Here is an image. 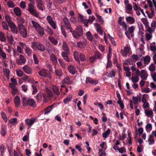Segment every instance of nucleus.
<instances>
[{
  "label": "nucleus",
  "mask_w": 156,
  "mask_h": 156,
  "mask_svg": "<svg viewBox=\"0 0 156 156\" xmlns=\"http://www.w3.org/2000/svg\"><path fill=\"white\" fill-rule=\"evenodd\" d=\"M150 57L148 55L146 56L144 58V61L145 63L146 62L149 63L150 62Z\"/></svg>",
  "instance_id": "obj_51"
},
{
  "label": "nucleus",
  "mask_w": 156,
  "mask_h": 156,
  "mask_svg": "<svg viewBox=\"0 0 156 156\" xmlns=\"http://www.w3.org/2000/svg\"><path fill=\"white\" fill-rule=\"evenodd\" d=\"M50 58L53 64L55 66L57 63V58L54 54L51 53L50 55Z\"/></svg>",
  "instance_id": "obj_16"
},
{
  "label": "nucleus",
  "mask_w": 156,
  "mask_h": 156,
  "mask_svg": "<svg viewBox=\"0 0 156 156\" xmlns=\"http://www.w3.org/2000/svg\"><path fill=\"white\" fill-rule=\"evenodd\" d=\"M149 70L151 72H153L155 70V66L153 64H151L149 67Z\"/></svg>",
  "instance_id": "obj_52"
},
{
  "label": "nucleus",
  "mask_w": 156,
  "mask_h": 156,
  "mask_svg": "<svg viewBox=\"0 0 156 156\" xmlns=\"http://www.w3.org/2000/svg\"><path fill=\"white\" fill-rule=\"evenodd\" d=\"M55 73L56 75L59 77H60L63 75L62 71L60 69H56L55 71Z\"/></svg>",
  "instance_id": "obj_27"
},
{
  "label": "nucleus",
  "mask_w": 156,
  "mask_h": 156,
  "mask_svg": "<svg viewBox=\"0 0 156 156\" xmlns=\"http://www.w3.org/2000/svg\"><path fill=\"white\" fill-rule=\"evenodd\" d=\"M37 31L40 35H43L44 34V32L43 28L40 26L36 29Z\"/></svg>",
  "instance_id": "obj_39"
},
{
  "label": "nucleus",
  "mask_w": 156,
  "mask_h": 156,
  "mask_svg": "<svg viewBox=\"0 0 156 156\" xmlns=\"http://www.w3.org/2000/svg\"><path fill=\"white\" fill-rule=\"evenodd\" d=\"M32 89H33L32 94H34L37 92V87L34 85H33L32 86Z\"/></svg>",
  "instance_id": "obj_63"
},
{
  "label": "nucleus",
  "mask_w": 156,
  "mask_h": 156,
  "mask_svg": "<svg viewBox=\"0 0 156 156\" xmlns=\"http://www.w3.org/2000/svg\"><path fill=\"white\" fill-rule=\"evenodd\" d=\"M149 34L146 33L145 35V37L147 41H149L151 39L152 37V34L153 33H149Z\"/></svg>",
  "instance_id": "obj_44"
},
{
  "label": "nucleus",
  "mask_w": 156,
  "mask_h": 156,
  "mask_svg": "<svg viewBox=\"0 0 156 156\" xmlns=\"http://www.w3.org/2000/svg\"><path fill=\"white\" fill-rule=\"evenodd\" d=\"M135 30V27L133 26H131L128 28V31H127L130 34H132L133 33Z\"/></svg>",
  "instance_id": "obj_47"
},
{
  "label": "nucleus",
  "mask_w": 156,
  "mask_h": 156,
  "mask_svg": "<svg viewBox=\"0 0 156 156\" xmlns=\"http://www.w3.org/2000/svg\"><path fill=\"white\" fill-rule=\"evenodd\" d=\"M16 74L18 77H21L23 74V72L21 70H16Z\"/></svg>",
  "instance_id": "obj_62"
},
{
  "label": "nucleus",
  "mask_w": 156,
  "mask_h": 156,
  "mask_svg": "<svg viewBox=\"0 0 156 156\" xmlns=\"http://www.w3.org/2000/svg\"><path fill=\"white\" fill-rule=\"evenodd\" d=\"M14 103L16 107H18L20 103V97L18 96H16L14 99Z\"/></svg>",
  "instance_id": "obj_25"
},
{
  "label": "nucleus",
  "mask_w": 156,
  "mask_h": 156,
  "mask_svg": "<svg viewBox=\"0 0 156 156\" xmlns=\"http://www.w3.org/2000/svg\"><path fill=\"white\" fill-rule=\"evenodd\" d=\"M49 24L54 29H56L57 26L56 23L53 21L52 18L50 16H48L46 18Z\"/></svg>",
  "instance_id": "obj_6"
},
{
  "label": "nucleus",
  "mask_w": 156,
  "mask_h": 156,
  "mask_svg": "<svg viewBox=\"0 0 156 156\" xmlns=\"http://www.w3.org/2000/svg\"><path fill=\"white\" fill-rule=\"evenodd\" d=\"M61 29L62 33L64 36L65 38H66V34L65 32V29L63 28V25H61Z\"/></svg>",
  "instance_id": "obj_54"
},
{
  "label": "nucleus",
  "mask_w": 156,
  "mask_h": 156,
  "mask_svg": "<svg viewBox=\"0 0 156 156\" xmlns=\"http://www.w3.org/2000/svg\"><path fill=\"white\" fill-rule=\"evenodd\" d=\"M6 40L5 34L4 33L0 31V41L1 42H4Z\"/></svg>",
  "instance_id": "obj_29"
},
{
  "label": "nucleus",
  "mask_w": 156,
  "mask_h": 156,
  "mask_svg": "<svg viewBox=\"0 0 156 156\" xmlns=\"http://www.w3.org/2000/svg\"><path fill=\"white\" fill-rule=\"evenodd\" d=\"M38 74L40 76L44 77L48 76V70L45 68H43L38 72Z\"/></svg>",
  "instance_id": "obj_14"
},
{
  "label": "nucleus",
  "mask_w": 156,
  "mask_h": 156,
  "mask_svg": "<svg viewBox=\"0 0 156 156\" xmlns=\"http://www.w3.org/2000/svg\"><path fill=\"white\" fill-rule=\"evenodd\" d=\"M125 5V11L126 12L129 14H132L133 12V7L131 4L129 3L128 0H125L124 1Z\"/></svg>",
  "instance_id": "obj_2"
},
{
  "label": "nucleus",
  "mask_w": 156,
  "mask_h": 156,
  "mask_svg": "<svg viewBox=\"0 0 156 156\" xmlns=\"http://www.w3.org/2000/svg\"><path fill=\"white\" fill-rule=\"evenodd\" d=\"M13 11L16 15L18 17L20 16L21 15V10L18 7H15L13 9Z\"/></svg>",
  "instance_id": "obj_22"
},
{
  "label": "nucleus",
  "mask_w": 156,
  "mask_h": 156,
  "mask_svg": "<svg viewBox=\"0 0 156 156\" xmlns=\"http://www.w3.org/2000/svg\"><path fill=\"white\" fill-rule=\"evenodd\" d=\"M131 80L133 82L136 83L138 82L139 80V77L138 76L132 77L131 78Z\"/></svg>",
  "instance_id": "obj_45"
},
{
  "label": "nucleus",
  "mask_w": 156,
  "mask_h": 156,
  "mask_svg": "<svg viewBox=\"0 0 156 156\" xmlns=\"http://www.w3.org/2000/svg\"><path fill=\"white\" fill-rule=\"evenodd\" d=\"M23 69L25 73L28 74L32 73L33 70L31 68L27 65H25L23 67Z\"/></svg>",
  "instance_id": "obj_15"
},
{
  "label": "nucleus",
  "mask_w": 156,
  "mask_h": 156,
  "mask_svg": "<svg viewBox=\"0 0 156 156\" xmlns=\"http://www.w3.org/2000/svg\"><path fill=\"white\" fill-rule=\"evenodd\" d=\"M31 23L33 26L36 29L40 26V25L38 23L34 20H32L31 21Z\"/></svg>",
  "instance_id": "obj_46"
},
{
  "label": "nucleus",
  "mask_w": 156,
  "mask_h": 156,
  "mask_svg": "<svg viewBox=\"0 0 156 156\" xmlns=\"http://www.w3.org/2000/svg\"><path fill=\"white\" fill-rule=\"evenodd\" d=\"M74 55L76 60L79 61V53L78 52L76 51H74Z\"/></svg>",
  "instance_id": "obj_53"
},
{
  "label": "nucleus",
  "mask_w": 156,
  "mask_h": 156,
  "mask_svg": "<svg viewBox=\"0 0 156 156\" xmlns=\"http://www.w3.org/2000/svg\"><path fill=\"white\" fill-rule=\"evenodd\" d=\"M42 99V95L41 93H38L36 96V99L37 102L41 101Z\"/></svg>",
  "instance_id": "obj_50"
},
{
  "label": "nucleus",
  "mask_w": 156,
  "mask_h": 156,
  "mask_svg": "<svg viewBox=\"0 0 156 156\" xmlns=\"http://www.w3.org/2000/svg\"><path fill=\"white\" fill-rule=\"evenodd\" d=\"M110 132V129H108L105 132L102 133L103 137L105 138H106L109 136Z\"/></svg>",
  "instance_id": "obj_36"
},
{
  "label": "nucleus",
  "mask_w": 156,
  "mask_h": 156,
  "mask_svg": "<svg viewBox=\"0 0 156 156\" xmlns=\"http://www.w3.org/2000/svg\"><path fill=\"white\" fill-rule=\"evenodd\" d=\"M28 11L33 15L38 17L39 14L38 11L35 9L33 4L30 3L28 5Z\"/></svg>",
  "instance_id": "obj_3"
},
{
  "label": "nucleus",
  "mask_w": 156,
  "mask_h": 156,
  "mask_svg": "<svg viewBox=\"0 0 156 156\" xmlns=\"http://www.w3.org/2000/svg\"><path fill=\"white\" fill-rule=\"evenodd\" d=\"M85 82L86 83L96 85L98 83V82L96 80H93L89 77H87L86 78Z\"/></svg>",
  "instance_id": "obj_11"
},
{
  "label": "nucleus",
  "mask_w": 156,
  "mask_h": 156,
  "mask_svg": "<svg viewBox=\"0 0 156 156\" xmlns=\"http://www.w3.org/2000/svg\"><path fill=\"white\" fill-rule=\"evenodd\" d=\"M140 76L141 78L143 80H146L147 77V73L144 70H142L140 73Z\"/></svg>",
  "instance_id": "obj_21"
},
{
  "label": "nucleus",
  "mask_w": 156,
  "mask_h": 156,
  "mask_svg": "<svg viewBox=\"0 0 156 156\" xmlns=\"http://www.w3.org/2000/svg\"><path fill=\"white\" fill-rule=\"evenodd\" d=\"M141 20L142 22L146 28L147 27L148 28V27L149 26V23L147 19V18H141Z\"/></svg>",
  "instance_id": "obj_28"
},
{
  "label": "nucleus",
  "mask_w": 156,
  "mask_h": 156,
  "mask_svg": "<svg viewBox=\"0 0 156 156\" xmlns=\"http://www.w3.org/2000/svg\"><path fill=\"white\" fill-rule=\"evenodd\" d=\"M18 27L23 36L24 37H26L27 36V30L24 27L23 25H20L18 26Z\"/></svg>",
  "instance_id": "obj_10"
},
{
  "label": "nucleus",
  "mask_w": 156,
  "mask_h": 156,
  "mask_svg": "<svg viewBox=\"0 0 156 156\" xmlns=\"http://www.w3.org/2000/svg\"><path fill=\"white\" fill-rule=\"evenodd\" d=\"M9 27L12 32L14 34H17L18 31L16 25L13 22L9 23Z\"/></svg>",
  "instance_id": "obj_9"
},
{
  "label": "nucleus",
  "mask_w": 156,
  "mask_h": 156,
  "mask_svg": "<svg viewBox=\"0 0 156 156\" xmlns=\"http://www.w3.org/2000/svg\"><path fill=\"white\" fill-rule=\"evenodd\" d=\"M115 73L114 69H112L110 71L108 74V77L112 78L115 76Z\"/></svg>",
  "instance_id": "obj_37"
},
{
  "label": "nucleus",
  "mask_w": 156,
  "mask_h": 156,
  "mask_svg": "<svg viewBox=\"0 0 156 156\" xmlns=\"http://www.w3.org/2000/svg\"><path fill=\"white\" fill-rule=\"evenodd\" d=\"M52 88L54 94L57 95H59V92L57 88L55 86L53 85L52 86Z\"/></svg>",
  "instance_id": "obj_42"
},
{
  "label": "nucleus",
  "mask_w": 156,
  "mask_h": 156,
  "mask_svg": "<svg viewBox=\"0 0 156 156\" xmlns=\"http://www.w3.org/2000/svg\"><path fill=\"white\" fill-rule=\"evenodd\" d=\"M22 101L23 105L27 106L29 105L31 107L35 106V102L34 100L32 98H27L24 96H21Z\"/></svg>",
  "instance_id": "obj_1"
},
{
  "label": "nucleus",
  "mask_w": 156,
  "mask_h": 156,
  "mask_svg": "<svg viewBox=\"0 0 156 156\" xmlns=\"http://www.w3.org/2000/svg\"><path fill=\"white\" fill-rule=\"evenodd\" d=\"M53 107V105H51L48 106V107L45 108L44 109V110L45 111V112L44 113V115H47L52 110V109H51L50 110H48V109H49Z\"/></svg>",
  "instance_id": "obj_35"
},
{
  "label": "nucleus",
  "mask_w": 156,
  "mask_h": 156,
  "mask_svg": "<svg viewBox=\"0 0 156 156\" xmlns=\"http://www.w3.org/2000/svg\"><path fill=\"white\" fill-rule=\"evenodd\" d=\"M72 96L69 95L67 97L64 98L63 100V102L65 104H67L69 101H70L72 99Z\"/></svg>",
  "instance_id": "obj_41"
},
{
  "label": "nucleus",
  "mask_w": 156,
  "mask_h": 156,
  "mask_svg": "<svg viewBox=\"0 0 156 156\" xmlns=\"http://www.w3.org/2000/svg\"><path fill=\"white\" fill-rule=\"evenodd\" d=\"M0 56L4 59L6 58V54L3 51L2 48L0 46Z\"/></svg>",
  "instance_id": "obj_38"
},
{
  "label": "nucleus",
  "mask_w": 156,
  "mask_h": 156,
  "mask_svg": "<svg viewBox=\"0 0 156 156\" xmlns=\"http://www.w3.org/2000/svg\"><path fill=\"white\" fill-rule=\"evenodd\" d=\"M86 35L88 40L90 41H93V36L91 32L88 31L86 33Z\"/></svg>",
  "instance_id": "obj_30"
},
{
  "label": "nucleus",
  "mask_w": 156,
  "mask_h": 156,
  "mask_svg": "<svg viewBox=\"0 0 156 156\" xmlns=\"http://www.w3.org/2000/svg\"><path fill=\"white\" fill-rule=\"evenodd\" d=\"M6 126L5 124H3L1 126V134L2 136H4L6 133Z\"/></svg>",
  "instance_id": "obj_19"
},
{
  "label": "nucleus",
  "mask_w": 156,
  "mask_h": 156,
  "mask_svg": "<svg viewBox=\"0 0 156 156\" xmlns=\"http://www.w3.org/2000/svg\"><path fill=\"white\" fill-rule=\"evenodd\" d=\"M3 72L5 74L6 76L7 79H9L10 70L9 69L4 68L3 69Z\"/></svg>",
  "instance_id": "obj_34"
},
{
  "label": "nucleus",
  "mask_w": 156,
  "mask_h": 156,
  "mask_svg": "<svg viewBox=\"0 0 156 156\" xmlns=\"http://www.w3.org/2000/svg\"><path fill=\"white\" fill-rule=\"evenodd\" d=\"M68 69L69 72L72 75L74 74L77 72L75 68L72 65L69 66L68 67Z\"/></svg>",
  "instance_id": "obj_20"
},
{
  "label": "nucleus",
  "mask_w": 156,
  "mask_h": 156,
  "mask_svg": "<svg viewBox=\"0 0 156 156\" xmlns=\"http://www.w3.org/2000/svg\"><path fill=\"white\" fill-rule=\"evenodd\" d=\"M31 47L32 48L36 47L39 50L41 51H44L45 50V48L43 45L38 42H33L32 43Z\"/></svg>",
  "instance_id": "obj_4"
},
{
  "label": "nucleus",
  "mask_w": 156,
  "mask_h": 156,
  "mask_svg": "<svg viewBox=\"0 0 156 156\" xmlns=\"http://www.w3.org/2000/svg\"><path fill=\"white\" fill-rule=\"evenodd\" d=\"M61 29L62 33L64 36L65 38H66V34L65 32V29L63 28V25H61Z\"/></svg>",
  "instance_id": "obj_55"
},
{
  "label": "nucleus",
  "mask_w": 156,
  "mask_h": 156,
  "mask_svg": "<svg viewBox=\"0 0 156 156\" xmlns=\"http://www.w3.org/2000/svg\"><path fill=\"white\" fill-rule=\"evenodd\" d=\"M62 23L64 24L63 26L66 29L71 25L68 19L66 17H64L63 18Z\"/></svg>",
  "instance_id": "obj_13"
},
{
  "label": "nucleus",
  "mask_w": 156,
  "mask_h": 156,
  "mask_svg": "<svg viewBox=\"0 0 156 156\" xmlns=\"http://www.w3.org/2000/svg\"><path fill=\"white\" fill-rule=\"evenodd\" d=\"M7 4L9 7L13 8L15 6L14 3L12 1L8 2Z\"/></svg>",
  "instance_id": "obj_61"
},
{
  "label": "nucleus",
  "mask_w": 156,
  "mask_h": 156,
  "mask_svg": "<svg viewBox=\"0 0 156 156\" xmlns=\"http://www.w3.org/2000/svg\"><path fill=\"white\" fill-rule=\"evenodd\" d=\"M126 20L128 23L130 24H133L135 22V19L133 17L129 16L126 18Z\"/></svg>",
  "instance_id": "obj_18"
},
{
  "label": "nucleus",
  "mask_w": 156,
  "mask_h": 156,
  "mask_svg": "<svg viewBox=\"0 0 156 156\" xmlns=\"http://www.w3.org/2000/svg\"><path fill=\"white\" fill-rule=\"evenodd\" d=\"M14 156H23V154L20 151L17 152L15 150L14 151Z\"/></svg>",
  "instance_id": "obj_60"
},
{
  "label": "nucleus",
  "mask_w": 156,
  "mask_h": 156,
  "mask_svg": "<svg viewBox=\"0 0 156 156\" xmlns=\"http://www.w3.org/2000/svg\"><path fill=\"white\" fill-rule=\"evenodd\" d=\"M145 113L147 116H149L152 115L153 112L151 110H145Z\"/></svg>",
  "instance_id": "obj_49"
},
{
  "label": "nucleus",
  "mask_w": 156,
  "mask_h": 156,
  "mask_svg": "<svg viewBox=\"0 0 156 156\" xmlns=\"http://www.w3.org/2000/svg\"><path fill=\"white\" fill-rule=\"evenodd\" d=\"M150 27L149 26L147 29V31L148 33H153L155 30L156 28V22L154 21H153L151 24Z\"/></svg>",
  "instance_id": "obj_7"
},
{
  "label": "nucleus",
  "mask_w": 156,
  "mask_h": 156,
  "mask_svg": "<svg viewBox=\"0 0 156 156\" xmlns=\"http://www.w3.org/2000/svg\"><path fill=\"white\" fill-rule=\"evenodd\" d=\"M69 53V51H62V55L63 58L67 62H69L70 61L68 55Z\"/></svg>",
  "instance_id": "obj_17"
},
{
  "label": "nucleus",
  "mask_w": 156,
  "mask_h": 156,
  "mask_svg": "<svg viewBox=\"0 0 156 156\" xmlns=\"http://www.w3.org/2000/svg\"><path fill=\"white\" fill-rule=\"evenodd\" d=\"M33 57L34 64H38L39 63V60H38L36 55L35 54H34L33 55Z\"/></svg>",
  "instance_id": "obj_57"
},
{
  "label": "nucleus",
  "mask_w": 156,
  "mask_h": 156,
  "mask_svg": "<svg viewBox=\"0 0 156 156\" xmlns=\"http://www.w3.org/2000/svg\"><path fill=\"white\" fill-rule=\"evenodd\" d=\"M132 99H133V103L135 104H138V96L134 97L133 96L132 97Z\"/></svg>",
  "instance_id": "obj_59"
},
{
  "label": "nucleus",
  "mask_w": 156,
  "mask_h": 156,
  "mask_svg": "<svg viewBox=\"0 0 156 156\" xmlns=\"http://www.w3.org/2000/svg\"><path fill=\"white\" fill-rule=\"evenodd\" d=\"M20 6L22 8L24 9L26 7L25 2L23 1H21L20 3Z\"/></svg>",
  "instance_id": "obj_64"
},
{
  "label": "nucleus",
  "mask_w": 156,
  "mask_h": 156,
  "mask_svg": "<svg viewBox=\"0 0 156 156\" xmlns=\"http://www.w3.org/2000/svg\"><path fill=\"white\" fill-rule=\"evenodd\" d=\"M66 29L69 30L70 32L72 33L73 37L76 39H77V36H76V32L75 31L73 30V28L71 27V25L66 28Z\"/></svg>",
  "instance_id": "obj_31"
},
{
  "label": "nucleus",
  "mask_w": 156,
  "mask_h": 156,
  "mask_svg": "<svg viewBox=\"0 0 156 156\" xmlns=\"http://www.w3.org/2000/svg\"><path fill=\"white\" fill-rule=\"evenodd\" d=\"M2 25L3 28L5 30H9V28L7 26V24L4 22H2Z\"/></svg>",
  "instance_id": "obj_48"
},
{
  "label": "nucleus",
  "mask_w": 156,
  "mask_h": 156,
  "mask_svg": "<svg viewBox=\"0 0 156 156\" xmlns=\"http://www.w3.org/2000/svg\"><path fill=\"white\" fill-rule=\"evenodd\" d=\"M35 119L33 118H31L30 119H27L26 120V123L29 125H32L34 122Z\"/></svg>",
  "instance_id": "obj_33"
},
{
  "label": "nucleus",
  "mask_w": 156,
  "mask_h": 156,
  "mask_svg": "<svg viewBox=\"0 0 156 156\" xmlns=\"http://www.w3.org/2000/svg\"><path fill=\"white\" fill-rule=\"evenodd\" d=\"M17 22L18 23V26L20 25H23V24L24 23L25 20L24 19L20 16L19 17L17 18Z\"/></svg>",
  "instance_id": "obj_24"
},
{
  "label": "nucleus",
  "mask_w": 156,
  "mask_h": 156,
  "mask_svg": "<svg viewBox=\"0 0 156 156\" xmlns=\"http://www.w3.org/2000/svg\"><path fill=\"white\" fill-rule=\"evenodd\" d=\"M6 36L9 43L10 44H12L14 41V39L12 35L10 33H7Z\"/></svg>",
  "instance_id": "obj_23"
},
{
  "label": "nucleus",
  "mask_w": 156,
  "mask_h": 156,
  "mask_svg": "<svg viewBox=\"0 0 156 156\" xmlns=\"http://www.w3.org/2000/svg\"><path fill=\"white\" fill-rule=\"evenodd\" d=\"M20 59H19L21 61V62L23 64L25 63L26 62V59L24 58L23 56L22 55H20Z\"/></svg>",
  "instance_id": "obj_58"
},
{
  "label": "nucleus",
  "mask_w": 156,
  "mask_h": 156,
  "mask_svg": "<svg viewBox=\"0 0 156 156\" xmlns=\"http://www.w3.org/2000/svg\"><path fill=\"white\" fill-rule=\"evenodd\" d=\"M26 53L29 55L31 56L32 52V50L29 47H27L25 48Z\"/></svg>",
  "instance_id": "obj_43"
},
{
  "label": "nucleus",
  "mask_w": 156,
  "mask_h": 156,
  "mask_svg": "<svg viewBox=\"0 0 156 156\" xmlns=\"http://www.w3.org/2000/svg\"><path fill=\"white\" fill-rule=\"evenodd\" d=\"M62 47L63 50L65 51H69L68 46L65 41H63V42Z\"/></svg>",
  "instance_id": "obj_32"
},
{
  "label": "nucleus",
  "mask_w": 156,
  "mask_h": 156,
  "mask_svg": "<svg viewBox=\"0 0 156 156\" xmlns=\"http://www.w3.org/2000/svg\"><path fill=\"white\" fill-rule=\"evenodd\" d=\"M12 142L9 139H8L6 140V144L8 147V151L11 156L12 155L13 145Z\"/></svg>",
  "instance_id": "obj_5"
},
{
  "label": "nucleus",
  "mask_w": 156,
  "mask_h": 156,
  "mask_svg": "<svg viewBox=\"0 0 156 156\" xmlns=\"http://www.w3.org/2000/svg\"><path fill=\"white\" fill-rule=\"evenodd\" d=\"M76 36H77V38L81 36L83 33V29L82 27L80 25L77 26L76 28Z\"/></svg>",
  "instance_id": "obj_8"
},
{
  "label": "nucleus",
  "mask_w": 156,
  "mask_h": 156,
  "mask_svg": "<svg viewBox=\"0 0 156 156\" xmlns=\"http://www.w3.org/2000/svg\"><path fill=\"white\" fill-rule=\"evenodd\" d=\"M112 66V64L110 60H107V62L106 66V68L108 69L109 68H111Z\"/></svg>",
  "instance_id": "obj_56"
},
{
  "label": "nucleus",
  "mask_w": 156,
  "mask_h": 156,
  "mask_svg": "<svg viewBox=\"0 0 156 156\" xmlns=\"http://www.w3.org/2000/svg\"><path fill=\"white\" fill-rule=\"evenodd\" d=\"M87 41L86 40H84L82 41H80L77 43V46L80 48H84L87 46Z\"/></svg>",
  "instance_id": "obj_12"
},
{
  "label": "nucleus",
  "mask_w": 156,
  "mask_h": 156,
  "mask_svg": "<svg viewBox=\"0 0 156 156\" xmlns=\"http://www.w3.org/2000/svg\"><path fill=\"white\" fill-rule=\"evenodd\" d=\"M48 39L51 43L54 45H56L58 42V41L53 37H49Z\"/></svg>",
  "instance_id": "obj_40"
},
{
  "label": "nucleus",
  "mask_w": 156,
  "mask_h": 156,
  "mask_svg": "<svg viewBox=\"0 0 156 156\" xmlns=\"http://www.w3.org/2000/svg\"><path fill=\"white\" fill-rule=\"evenodd\" d=\"M62 82L66 84H70L72 83L70 78L68 76L66 77L62 81Z\"/></svg>",
  "instance_id": "obj_26"
}]
</instances>
